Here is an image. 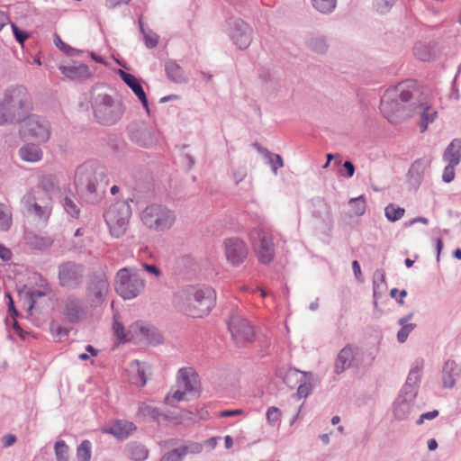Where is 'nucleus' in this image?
Wrapping results in <instances>:
<instances>
[{"label":"nucleus","instance_id":"obj_1","mask_svg":"<svg viewBox=\"0 0 461 461\" xmlns=\"http://www.w3.org/2000/svg\"><path fill=\"white\" fill-rule=\"evenodd\" d=\"M108 182L105 169L92 161L78 166L75 173L76 188L89 203H98L103 199Z\"/></svg>","mask_w":461,"mask_h":461},{"label":"nucleus","instance_id":"obj_2","mask_svg":"<svg viewBox=\"0 0 461 461\" xmlns=\"http://www.w3.org/2000/svg\"><path fill=\"white\" fill-rule=\"evenodd\" d=\"M90 106L95 120L101 125L113 126L124 114L121 98L104 85H95L90 93Z\"/></svg>","mask_w":461,"mask_h":461},{"label":"nucleus","instance_id":"obj_3","mask_svg":"<svg viewBox=\"0 0 461 461\" xmlns=\"http://www.w3.org/2000/svg\"><path fill=\"white\" fill-rule=\"evenodd\" d=\"M32 108L27 88L22 85L7 87L0 99V126L21 123Z\"/></svg>","mask_w":461,"mask_h":461},{"label":"nucleus","instance_id":"obj_4","mask_svg":"<svg viewBox=\"0 0 461 461\" xmlns=\"http://www.w3.org/2000/svg\"><path fill=\"white\" fill-rule=\"evenodd\" d=\"M177 300V306L183 313L193 318H203L214 307L216 293L210 286L189 285L181 290Z\"/></svg>","mask_w":461,"mask_h":461},{"label":"nucleus","instance_id":"obj_5","mask_svg":"<svg viewBox=\"0 0 461 461\" xmlns=\"http://www.w3.org/2000/svg\"><path fill=\"white\" fill-rule=\"evenodd\" d=\"M140 219L149 230L161 232L169 230L176 217L174 211L164 205L153 203L141 212Z\"/></svg>","mask_w":461,"mask_h":461},{"label":"nucleus","instance_id":"obj_6","mask_svg":"<svg viewBox=\"0 0 461 461\" xmlns=\"http://www.w3.org/2000/svg\"><path fill=\"white\" fill-rule=\"evenodd\" d=\"M145 288V279L136 270L123 267L116 274L115 290L124 300L139 296Z\"/></svg>","mask_w":461,"mask_h":461},{"label":"nucleus","instance_id":"obj_7","mask_svg":"<svg viewBox=\"0 0 461 461\" xmlns=\"http://www.w3.org/2000/svg\"><path fill=\"white\" fill-rule=\"evenodd\" d=\"M131 216V209L126 202H117L108 208L104 217L113 237L120 238L124 235Z\"/></svg>","mask_w":461,"mask_h":461},{"label":"nucleus","instance_id":"obj_8","mask_svg":"<svg viewBox=\"0 0 461 461\" xmlns=\"http://www.w3.org/2000/svg\"><path fill=\"white\" fill-rule=\"evenodd\" d=\"M85 266L75 261H66L58 267L59 285L67 290L78 289L85 277Z\"/></svg>","mask_w":461,"mask_h":461},{"label":"nucleus","instance_id":"obj_9","mask_svg":"<svg viewBox=\"0 0 461 461\" xmlns=\"http://www.w3.org/2000/svg\"><path fill=\"white\" fill-rule=\"evenodd\" d=\"M412 104H402L392 92L388 91L381 99L380 110L383 115L393 124H398L411 115Z\"/></svg>","mask_w":461,"mask_h":461},{"label":"nucleus","instance_id":"obj_10","mask_svg":"<svg viewBox=\"0 0 461 461\" xmlns=\"http://www.w3.org/2000/svg\"><path fill=\"white\" fill-rule=\"evenodd\" d=\"M19 130L20 136L23 139H33L38 142L44 143L50 137V123L39 118L36 115H27Z\"/></svg>","mask_w":461,"mask_h":461},{"label":"nucleus","instance_id":"obj_11","mask_svg":"<svg viewBox=\"0 0 461 461\" xmlns=\"http://www.w3.org/2000/svg\"><path fill=\"white\" fill-rule=\"evenodd\" d=\"M110 285L105 273L95 272L90 275L86 297L92 307L100 306L106 299Z\"/></svg>","mask_w":461,"mask_h":461},{"label":"nucleus","instance_id":"obj_12","mask_svg":"<svg viewBox=\"0 0 461 461\" xmlns=\"http://www.w3.org/2000/svg\"><path fill=\"white\" fill-rule=\"evenodd\" d=\"M251 240L254 245L258 259L262 264H269L275 258V245L272 237L261 229H255L251 232Z\"/></svg>","mask_w":461,"mask_h":461},{"label":"nucleus","instance_id":"obj_13","mask_svg":"<svg viewBox=\"0 0 461 461\" xmlns=\"http://www.w3.org/2000/svg\"><path fill=\"white\" fill-rule=\"evenodd\" d=\"M22 202L27 212L33 214L39 220L46 221L50 216L52 210L51 196L39 195L31 192L23 197Z\"/></svg>","mask_w":461,"mask_h":461},{"label":"nucleus","instance_id":"obj_14","mask_svg":"<svg viewBox=\"0 0 461 461\" xmlns=\"http://www.w3.org/2000/svg\"><path fill=\"white\" fill-rule=\"evenodd\" d=\"M177 387L172 398L177 402L187 400V393H196L199 390L198 375L193 368H180L177 375Z\"/></svg>","mask_w":461,"mask_h":461},{"label":"nucleus","instance_id":"obj_15","mask_svg":"<svg viewBox=\"0 0 461 461\" xmlns=\"http://www.w3.org/2000/svg\"><path fill=\"white\" fill-rule=\"evenodd\" d=\"M228 329L232 339L238 346L251 342L255 336L254 329L249 321L237 314L230 318Z\"/></svg>","mask_w":461,"mask_h":461},{"label":"nucleus","instance_id":"obj_16","mask_svg":"<svg viewBox=\"0 0 461 461\" xmlns=\"http://www.w3.org/2000/svg\"><path fill=\"white\" fill-rule=\"evenodd\" d=\"M230 37L233 43L240 50L248 49L252 42V28L240 18H230Z\"/></svg>","mask_w":461,"mask_h":461},{"label":"nucleus","instance_id":"obj_17","mask_svg":"<svg viewBox=\"0 0 461 461\" xmlns=\"http://www.w3.org/2000/svg\"><path fill=\"white\" fill-rule=\"evenodd\" d=\"M63 311L65 320L71 324L83 321L87 316V308L83 299L69 294L63 300Z\"/></svg>","mask_w":461,"mask_h":461},{"label":"nucleus","instance_id":"obj_18","mask_svg":"<svg viewBox=\"0 0 461 461\" xmlns=\"http://www.w3.org/2000/svg\"><path fill=\"white\" fill-rule=\"evenodd\" d=\"M360 348L354 344H347L342 348L334 361V373L341 375L352 366H359Z\"/></svg>","mask_w":461,"mask_h":461},{"label":"nucleus","instance_id":"obj_19","mask_svg":"<svg viewBox=\"0 0 461 461\" xmlns=\"http://www.w3.org/2000/svg\"><path fill=\"white\" fill-rule=\"evenodd\" d=\"M224 248L226 258L233 267L240 266L246 260L249 254L247 244L237 237L226 239Z\"/></svg>","mask_w":461,"mask_h":461},{"label":"nucleus","instance_id":"obj_20","mask_svg":"<svg viewBox=\"0 0 461 461\" xmlns=\"http://www.w3.org/2000/svg\"><path fill=\"white\" fill-rule=\"evenodd\" d=\"M128 130L130 139L140 147L149 148L156 142L153 129L146 123L131 124Z\"/></svg>","mask_w":461,"mask_h":461},{"label":"nucleus","instance_id":"obj_21","mask_svg":"<svg viewBox=\"0 0 461 461\" xmlns=\"http://www.w3.org/2000/svg\"><path fill=\"white\" fill-rule=\"evenodd\" d=\"M130 332L153 346L158 345L163 341L162 336L156 327L144 325L142 322H135L131 325Z\"/></svg>","mask_w":461,"mask_h":461},{"label":"nucleus","instance_id":"obj_22","mask_svg":"<svg viewBox=\"0 0 461 461\" xmlns=\"http://www.w3.org/2000/svg\"><path fill=\"white\" fill-rule=\"evenodd\" d=\"M138 414L144 418H149L158 425H168L170 422L178 420L171 412H163L158 408L146 403L139 406Z\"/></svg>","mask_w":461,"mask_h":461},{"label":"nucleus","instance_id":"obj_23","mask_svg":"<svg viewBox=\"0 0 461 461\" xmlns=\"http://www.w3.org/2000/svg\"><path fill=\"white\" fill-rule=\"evenodd\" d=\"M203 450L201 443H186L182 447L166 451L159 461H183L188 454H199Z\"/></svg>","mask_w":461,"mask_h":461},{"label":"nucleus","instance_id":"obj_24","mask_svg":"<svg viewBox=\"0 0 461 461\" xmlns=\"http://www.w3.org/2000/svg\"><path fill=\"white\" fill-rule=\"evenodd\" d=\"M461 376V366L452 359L444 362L441 371V380L444 388L452 389L456 381Z\"/></svg>","mask_w":461,"mask_h":461},{"label":"nucleus","instance_id":"obj_25","mask_svg":"<svg viewBox=\"0 0 461 461\" xmlns=\"http://www.w3.org/2000/svg\"><path fill=\"white\" fill-rule=\"evenodd\" d=\"M119 75L121 78L123 80V82L133 91L135 95L139 98L140 103L142 104L143 107L149 112V104H148V99L146 96V93L140 85L139 79L122 69L119 70Z\"/></svg>","mask_w":461,"mask_h":461},{"label":"nucleus","instance_id":"obj_26","mask_svg":"<svg viewBox=\"0 0 461 461\" xmlns=\"http://www.w3.org/2000/svg\"><path fill=\"white\" fill-rule=\"evenodd\" d=\"M59 70L66 77L71 80H84L91 76L88 66L76 62L67 66H60Z\"/></svg>","mask_w":461,"mask_h":461},{"label":"nucleus","instance_id":"obj_27","mask_svg":"<svg viewBox=\"0 0 461 461\" xmlns=\"http://www.w3.org/2000/svg\"><path fill=\"white\" fill-rule=\"evenodd\" d=\"M136 429V425L131 421L117 420L109 428L105 429L104 432L119 439H125L135 431Z\"/></svg>","mask_w":461,"mask_h":461},{"label":"nucleus","instance_id":"obj_28","mask_svg":"<svg viewBox=\"0 0 461 461\" xmlns=\"http://www.w3.org/2000/svg\"><path fill=\"white\" fill-rule=\"evenodd\" d=\"M418 113L420 115V131H427L429 123H432L437 118L438 113L426 104H418L411 108V114Z\"/></svg>","mask_w":461,"mask_h":461},{"label":"nucleus","instance_id":"obj_29","mask_svg":"<svg viewBox=\"0 0 461 461\" xmlns=\"http://www.w3.org/2000/svg\"><path fill=\"white\" fill-rule=\"evenodd\" d=\"M416 413V406L413 400L399 398L394 403L393 415L398 420L410 419Z\"/></svg>","mask_w":461,"mask_h":461},{"label":"nucleus","instance_id":"obj_30","mask_svg":"<svg viewBox=\"0 0 461 461\" xmlns=\"http://www.w3.org/2000/svg\"><path fill=\"white\" fill-rule=\"evenodd\" d=\"M306 48L320 55L325 54L329 50L328 39L325 35L318 33H310L304 41Z\"/></svg>","mask_w":461,"mask_h":461},{"label":"nucleus","instance_id":"obj_31","mask_svg":"<svg viewBox=\"0 0 461 461\" xmlns=\"http://www.w3.org/2000/svg\"><path fill=\"white\" fill-rule=\"evenodd\" d=\"M165 72L167 77L176 84H184L188 80L184 69L176 60L169 59L165 62Z\"/></svg>","mask_w":461,"mask_h":461},{"label":"nucleus","instance_id":"obj_32","mask_svg":"<svg viewBox=\"0 0 461 461\" xmlns=\"http://www.w3.org/2000/svg\"><path fill=\"white\" fill-rule=\"evenodd\" d=\"M58 188L56 176L53 175L42 176L36 188L32 192L39 195H50Z\"/></svg>","mask_w":461,"mask_h":461},{"label":"nucleus","instance_id":"obj_33","mask_svg":"<svg viewBox=\"0 0 461 461\" xmlns=\"http://www.w3.org/2000/svg\"><path fill=\"white\" fill-rule=\"evenodd\" d=\"M130 381L138 386H144L147 383L145 363L134 360L130 366Z\"/></svg>","mask_w":461,"mask_h":461},{"label":"nucleus","instance_id":"obj_34","mask_svg":"<svg viewBox=\"0 0 461 461\" xmlns=\"http://www.w3.org/2000/svg\"><path fill=\"white\" fill-rule=\"evenodd\" d=\"M444 161L457 166L461 161V140L454 139L443 153Z\"/></svg>","mask_w":461,"mask_h":461},{"label":"nucleus","instance_id":"obj_35","mask_svg":"<svg viewBox=\"0 0 461 461\" xmlns=\"http://www.w3.org/2000/svg\"><path fill=\"white\" fill-rule=\"evenodd\" d=\"M413 86L412 81H406L398 84L393 90H392V94L393 95H397L399 97V101L403 104H411V101L413 98V91L411 89V87ZM412 107L416 106L417 104H412Z\"/></svg>","mask_w":461,"mask_h":461},{"label":"nucleus","instance_id":"obj_36","mask_svg":"<svg viewBox=\"0 0 461 461\" xmlns=\"http://www.w3.org/2000/svg\"><path fill=\"white\" fill-rule=\"evenodd\" d=\"M313 216L321 219L324 222L331 221V209L328 203L321 197H317L312 201Z\"/></svg>","mask_w":461,"mask_h":461},{"label":"nucleus","instance_id":"obj_37","mask_svg":"<svg viewBox=\"0 0 461 461\" xmlns=\"http://www.w3.org/2000/svg\"><path fill=\"white\" fill-rule=\"evenodd\" d=\"M20 158L27 162H38L42 158V150L35 144H26L19 149Z\"/></svg>","mask_w":461,"mask_h":461},{"label":"nucleus","instance_id":"obj_38","mask_svg":"<svg viewBox=\"0 0 461 461\" xmlns=\"http://www.w3.org/2000/svg\"><path fill=\"white\" fill-rule=\"evenodd\" d=\"M424 367V360L423 358H416L411 365V368L407 376L406 382L408 383V386L411 384L419 387L421 373Z\"/></svg>","mask_w":461,"mask_h":461},{"label":"nucleus","instance_id":"obj_39","mask_svg":"<svg viewBox=\"0 0 461 461\" xmlns=\"http://www.w3.org/2000/svg\"><path fill=\"white\" fill-rule=\"evenodd\" d=\"M25 240L29 246L37 249H44L52 244L50 238L43 237L34 232H28L25 235Z\"/></svg>","mask_w":461,"mask_h":461},{"label":"nucleus","instance_id":"obj_40","mask_svg":"<svg viewBox=\"0 0 461 461\" xmlns=\"http://www.w3.org/2000/svg\"><path fill=\"white\" fill-rule=\"evenodd\" d=\"M128 454L131 460L144 461L149 456V451L144 445L133 442L128 447Z\"/></svg>","mask_w":461,"mask_h":461},{"label":"nucleus","instance_id":"obj_41","mask_svg":"<svg viewBox=\"0 0 461 461\" xmlns=\"http://www.w3.org/2000/svg\"><path fill=\"white\" fill-rule=\"evenodd\" d=\"M139 25L141 33L143 34L145 45L149 49H153L158 44V35L151 30H146L142 19H139Z\"/></svg>","mask_w":461,"mask_h":461},{"label":"nucleus","instance_id":"obj_42","mask_svg":"<svg viewBox=\"0 0 461 461\" xmlns=\"http://www.w3.org/2000/svg\"><path fill=\"white\" fill-rule=\"evenodd\" d=\"M312 6L320 13L329 14L334 11L337 0H311Z\"/></svg>","mask_w":461,"mask_h":461},{"label":"nucleus","instance_id":"obj_43","mask_svg":"<svg viewBox=\"0 0 461 461\" xmlns=\"http://www.w3.org/2000/svg\"><path fill=\"white\" fill-rule=\"evenodd\" d=\"M186 443H196L195 441L192 440H184L176 438H170L165 440H161L158 442V446L163 450H171V449H177L178 447H182Z\"/></svg>","mask_w":461,"mask_h":461},{"label":"nucleus","instance_id":"obj_44","mask_svg":"<svg viewBox=\"0 0 461 461\" xmlns=\"http://www.w3.org/2000/svg\"><path fill=\"white\" fill-rule=\"evenodd\" d=\"M348 204L352 211V215L354 216H361L366 212V203L364 195H360L357 198H351Z\"/></svg>","mask_w":461,"mask_h":461},{"label":"nucleus","instance_id":"obj_45","mask_svg":"<svg viewBox=\"0 0 461 461\" xmlns=\"http://www.w3.org/2000/svg\"><path fill=\"white\" fill-rule=\"evenodd\" d=\"M404 208L395 206L393 203L388 204L384 209L386 219L391 222L399 221L404 215Z\"/></svg>","mask_w":461,"mask_h":461},{"label":"nucleus","instance_id":"obj_46","mask_svg":"<svg viewBox=\"0 0 461 461\" xmlns=\"http://www.w3.org/2000/svg\"><path fill=\"white\" fill-rule=\"evenodd\" d=\"M91 447L92 445L89 440H83L77 448V461H90Z\"/></svg>","mask_w":461,"mask_h":461},{"label":"nucleus","instance_id":"obj_47","mask_svg":"<svg viewBox=\"0 0 461 461\" xmlns=\"http://www.w3.org/2000/svg\"><path fill=\"white\" fill-rule=\"evenodd\" d=\"M12 225V213L4 203H0V230L7 231Z\"/></svg>","mask_w":461,"mask_h":461},{"label":"nucleus","instance_id":"obj_48","mask_svg":"<svg viewBox=\"0 0 461 461\" xmlns=\"http://www.w3.org/2000/svg\"><path fill=\"white\" fill-rule=\"evenodd\" d=\"M62 205L68 214H69L73 218H78L79 213H80V209H79L77 203H76L75 201L71 197H69V196L64 197Z\"/></svg>","mask_w":461,"mask_h":461},{"label":"nucleus","instance_id":"obj_49","mask_svg":"<svg viewBox=\"0 0 461 461\" xmlns=\"http://www.w3.org/2000/svg\"><path fill=\"white\" fill-rule=\"evenodd\" d=\"M54 450L57 461H68V447L64 440H58Z\"/></svg>","mask_w":461,"mask_h":461},{"label":"nucleus","instance_id":"obj_50","mask_svg":"<svg viewBox=\"0 0 461 461\" xmlns=\"http://www.w3.org/2000/svg\"><path fill=\"white\" fill-rule=\"evenodd\" d=\"M418 388H419L418 386L411 384L408 386V383L405 382L404 385L402 386V388L401 390L399 398L415 401V398L418 393Z\"/></svg>","mask_w":461,"mask_h":461},{"label":"nucleus","instance_id":"obj_51","mask_svg":"<svg viewBox=\"0 0 461 461\" xmlns=\"http://www.w3.org/2000/svg\"><path fill=\"white\" fill-rule=\"evenodd\" d=\"M401 329L397 332V340L400 343H404L407 340L409 334L415 330L416 324L414 323H406V324H399Z\"/></svg>","mask_w":461,"mask_h":461},{"label":"nucleus","instance_id":"obj_52","mask_svg":"<svg viewBox=\"0 0 461 461\" xmlns=\"http://www.w3.org/2000/svg\"><path fill=\"white\" fill-rule=\"evenodd\" d=\"M113 330L114 335L117 337V339L120 341L125 342V341L130 340V338H128V334L124 330V327H123L122 323H121L117 320H114V321H113Z\"/></svg>","mask_w":461,"mask_h":461},{"label":"nucleus","instance_id":"obj_53","mask_svg":"<svg viewBox=\"0 0 461 461\" xmlns=\"http://www.w3.org/2000/svg\"><path fill=\"white\" fill-rule=\"evenodd\" d=\"M396 0H374V7L381 14L387 13L394 5Z\"/></svg>","mask_w":461,"mask_h":461},{"label":"nucleus","instance_id":"obj_54","mask_svg":"<svg viewBox=\"0 0 461 461\" xmlns=\"http://www.w3.org/2000/svg\"><path fill=\"white\" fill-rule=\"evenodd\" d=\"M413 51L414 55L422 61H428L430 59V51L426 46L422 44L415 45Z\"/></svg>","mask_w":461,"mask_h":461},{"label":"nucleus","instance_id":"obj_55","mask_svg":"<svg viewBox=\"0 0 461 461\" xmlns=\"http://www.w3.org/2000/svg\"><path fill=\"white\" fill-rule=\"evenodd\" d=\"M50 330L55 337H58L59 339L68 337L69 333V329L66 327H62L56 321H52L50 326Z\"/></svg>","mask_w":461,"mask_h":461},{"label":"nucleus","instance_id":"obj_56","mask_svg":"<svg viewBox=\"0 0 461 461\" xmlns=\"http://www.w3.org/2000/svg\"><path fill=\"white\" fill-rule=\"evenodd\" d=\"M273 158H266L267 159L268 164L271 167V169L275 175L277 174L278 168L284 167V161L282 157L279 154L272 153Z\"/></svg>","mask_w":461,"mask_h":461},{"label":"nucleus","instance_id":"obj_57","mask_svg":"<svg viewBox=\"0 0 461 461\" xmlns=\"http://www.w3.org/2000/svg\"><path fill=\"white\" fill-rule=\"evenodd\" d=\"M281 417V411L277 407H270L267 411V420L269 424L276 425Z\"/></svg>","mask_w":461,"mask_h":461},{"label":"nucleus","instance_id":"obj_58","mask_svg":"<svg viewBox=\"0 0 461 461\" xmlns=\"http://www.w3.org/2000/svg\"><path fill=\"white\" fill-rule=\"evenodd\" d=\"M12 30L15 40L23 46L24 41L29 38V33L22 31L16 24L11 23Z\"/></svg>","mask_w":461,"mask_h":461},{"label":"nucleus","instance_id":"obj_59","mask_svg":"<svg viewBox=\"0 0 461 461\" xmlns=\"http://www.w3.org/2000/svg\"><path fill=\"white\" fill-rule=\"evenodd\" d=\"M54 42L58 49H59L60 50H62L63 52H65L68 55L72 56V55H74V53L77 52V50L76 49H74V48L70 47L69 45L66 44L65 42H63L62 40L58 35L55 36Z\"/></svg>","mask_w":461,"mask_h":461},{"label":"nucleus","instance_id":"obj_60","mask_svg":"<svg viewBox=\"0 0 461 461\" xmlns=\"http://www.w3.org/2000/svg\"><path fill=\"white\" fill-rule=\"evenodd\" d=\"M456 165L447 164L443 171L442 179L445 183H450L454 180L456 173H455V167Z\"/></svg>","mask_w":461,"mask_h":461},{"label":"nucleus","instance_id":"obj_61","mask_svg":"<svg viewBox=\"0 0 461 461\" xmlns=\"http://www.w3.org/2000/svg\"><path fill=\"white\" fill-rule=\"evenodd\" d=\"M49 291L47 289H44V290H40V289H32V290H30L27 294L32 302V304L30 306V308L33 307L34 303H36V300L41 298V297H43V296H46L48 294Z\"/></svg>","mask_w":461,"mask_h":461},{"label":"nucleus","instance_id":"obj_62","mask_svg":"<svg viewBox=\"0 0 461 461\" xmlns=\"http://www.w3.org/2000/svg\"><path fill=\"white\" fill-rule=\"evenodd\" d=\"M312 393V385L310 384H300L297 388V394L299 398H306Z\"/></svg>","mask_w":461,"mask_h":461},{"label":"nucleus","instance_id":"obj_63","mask_svg":"<svg viewBox=\"0 0 461 461\" xmlns=\"http://www.w3.org/2000/svg\"><path fill=\"white\" fill-rule=\"evenodd\" d=\"M439 414L438 410H433L431 411H428L425 413H422L420 418L417 420L416 424L420 425L424 422L425 420H433L436 417H438Z\"/></svg>","mask_w":461,"mask_h":461},{"label":"nucleus","instance_id":"obj_64","mask_svg":"<svg viewBox=\"0 0 461 461\" xmlns=\"http://www.w3.org/2000/svg\"><path fill=\"white\" fill-rule=\"evenodd\" d=\"M5 297L8 299V303H7L8 312H10L11 316L13 318L18 317L20 315V313L14 306V300H13L10 293H5Z\"/></svg>","mask_w":461,"mask_h":461}]
</instances>
